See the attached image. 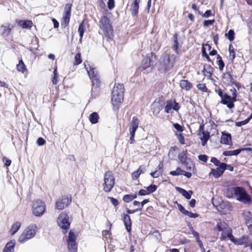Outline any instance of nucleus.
<instances>
[{"label": "nucleus", "mask_w": 252, "mask_h": 252, "mask_svg": "<svg viewBox=\"0 0 252 252\" xmlns=\"http://www.w3.org/2000/svg\"><path fill=\"white\" fill-rule=\"evenodd\" d=\"M230 91L232 93V96L229 95L226 93H224L219 87L216 88L215 89V93L220 97V103L226 105L228 108L231 109L235 107L234 102L237 101L238 93L235 88H232Z\"/></svg>", "instance_id": "1"}, {"label": "nucleus", "mask_w": 252, "mask_h": 252, "mask_svg": "<svg viewBox=\"0 0 252 252\" xmlns=\"http://www.w3.org/2000/svg\"><path fill=\"white\" fill-rule=\"evenodd\" d=\"M99 27L108 41L112 40L114 29L110 19L106 15H102L99 20Z\"/></svg>", "instance_id": "2"}, {"label": "nucleus", "mask_w": 252, "mask_h": 252, "mask_svg": "<svg viewBox=\"0 0 252 252\" xmlns=\"http://www.w3.org/2000/svg\"><path fill=\"white\" fill-rule=\"evenodd\" d=\"M176 60V56L174 54H166L163 55L159 62L158 70L166 73L173 67Z\"/></svg>", "instance_id": "3"}, {"label": "nucleus", "mask_w": 252, "mask_h": 252, "mask_svg": "<svg viewBox=\"0 0 252 252\" xmlns=\"http://www.w3.org/2000/svg\"><path fill=\"white\" fill-rule=\"evenodd\" d=\"M215 230L222 232L220 240L226 241L229 239L232 242L234 241V236L232 234V230L229 225L224 221L218 222L215 227Z\"/></svg>", "instance_id": "4"}, {"label": "nucleus", "mask_w": 252, "mask_h": 252, "mask_svg": "<svg viewBox=\"0 0 252 252\" xmlns=\"http://www.w3.org/2000/svg\"><path fill=\"white\" fill-rule=\"evenodd\" d=\"M38 228L35 224H32L28 226L23 231L18 238V241L21 243H25L32 238L37 232Z\"/></svg>", "instance_id": "5"}, {"label": "nucleus", "mask_w": 252, "mask_h": 252, "mask_svg": "<svg viewBox=\"0 0 252 252\" xmlns=\"http://www.w3.org/2000/svg\"><path fill=\"white\" fill-rule=\"evenodd\" d=\"M46 209V205L42 200L38 199L32 201V210L34 216L37 217L42 216L45 212Z\"/></svg>", "instance_id": "6"}, {"label": "nucleus", "mask_w": 252, "mask_h": 252, "mask_svg": "<svg viewBox=\"0 0 252 252\" xmlns=\"http://www.w3.org/2000/svg\"><path fill=\"white\" fill-rule=\"evenodd\" d=\"M115 184V179L111 171H106L104 175V183L103 189L106 192H110Z\"/></svg>", "instance_id": "7"}, {"label": "nucleus", "mask_w": 252, "mask_h": 252, "mask_svg": "<svg viewBox=\"0 0 252 252\" xmlns=\"http://www.w3.org/2000/svg\"><path fill=\"white\" fill-rule=\"evenodd\" d=\"M234 194L237 199L244 204H250L252 202L251 196L248 194L243 187H234Z\"/></svg>", "instance_id": "8"}, {"label": "nucleus", "mask_w": 252, "mask_h": 252, "mask_svg": "<svg viewBox=\"0 0 252 252\" xmlns=\"http://www.w3.org/2000/svg\"><path fill=\"white\" fill-rule=\"evenodd\" d=\"M57 222L58 225L62 229L63 233H66L71 223L68 213L66 211L62 212L59 216Z\"/></svg>", "instance_id": "9"}, {"label": "nucleus", "mask_w": 252, "mask_h": 252, "mask_svg": "<svg viewBox=\"0 0 252 252\" xmlns=\"http://www.w3.org/2000/svg\"><path fill=\"white\" fill-rule=\"evenodd\" d=\"M72 201V197L71 194H64L56 201L55 208L58 210H63L67 208L71 204Z\"/></svg>", "instance_id": "10"}, {"label": "nucleus", "mask_w": 252, "mask_h": 252, "mask_svg": "<svg viewBox=\"0 0 252 252\" xmlns=\"http://www.w3.org/2000/svg\"><path fill=\"white\" fill-rule=\"evenodd\" d=\"M72 7V3H67L65 5L63 17L61 20V26L63 28H65L69 26L71 16Z\"/></svg>", "instance_id": "11"}, {"label": "nucleus", "mask_w": 252, "mask_h": 252, "mask_svg": "<svg viewBox=\"0 0 252 252\" xmlns=\"http://www.w3.org/2000/svg\"><path fill=\"white\" fill-rule=\"evenodd\" d=\"M67 249L69 252H77L78 245L76 236L72 230H70L66 238Z\"/></svg>", "instance_id": "12"}, {"label": "nucleus", "mask_w": 252, "mask_h": 252, "mask_svg": "<svg viewBox=\"0 0 252 252\" xmlns=\"http://www.w3.org/2000/svg\"><path fill=\"white\" fill-rule=\"evenodd\" d=\"M157 60V56L155 53L151 52L147 54L141 62V67L142 70H146L151 67Z\"/></svg>", "instance_id": "13"}, {"label": "nucleus", "mask_w": 252, "mask_h": 252, "mask_svg": "<svg viewBox=\"0 0 252 252\" xmlns=\"http://www.w3.org/2000/svg\"><path fill=\"white\" fill-rule=\"evenodd\" d=\"M164 108L165 112L170 113L172 112V109H173L175 111H178L180 109V106L175 99H170L166 101V104Z\"/></svg>", "instance_id": "14"}, {"label": "nucleus", "mask_w": 252, "mask_h": 252, "mask_svg": "<svg viewBox=\"0 0 252 252\" xmlns=\"http://www.w3.org/2000/svg\"><path fill=\"white\" fill-rule=\"evenodd\" d=\"M165 100L163 96H159L154 101L152 104V109L154 113H159L164 107Z\"/></svg>", "instance_id": "15"}, {"label": "nucleus", "mask_w": 252, "mask_h": 252, "mask_svg": "<svg viewBox=\"0 0 252 252\" xmlns=\"http://www.w3.org/2000/svg\"><path fill=\"white\" fill-rule=\"evenodd\" d=\"M124 95L111 94V102L113 105V109L118 110L123 102Z\"/></svg>", "instance_id": "16"}, {"label": "nucleus", "mask_w": 252, "mask_h": 252, "mask_svg": "<svg viewBox=\"0 0 252 252\" xmlns=\"http://www.w3.org/2000/svg\"><path fill=\"white\" fill-rule=\"evenodd\" d=\"M14 26L12 24L7 23L0 26V35L3 37L9 36L12 32Z\"/></svg>", "instance_id": "17"}, {"label": "nucleus", "mask_w": 252, "mask_h": 252, "mask_svg": "<svg viewBox=\"0 0 252 252\" xmlns=\"http://www.w3.org/2000/svg\"><path fill=\"white\" fill-rule=\"evenodd\" d=\"M250 242L251 240L248 235H243L239 238L234 237L232 242L236 245H244L245 247H248L250 246Z\"/></svg>", "instance_id": "18"}, {"label": "nucleus", "mask_w": 252, "mask_h": 252, "mask_svg": "<svg viewBox=\"0 0 252 252\" xmlns=\"http://www.w3.org/2000/svg\"><path fill=\"white\" fill-rule=\"evenodd\" d=\"M140 0H132L130 4L129 11L132 17H137L139 13Z\"/></svg>", "instance_id": "19"}, {"label": "nucleus", "mask_w": 252, "mask_h": 252, "mask_svg": "<svg viewBox=\"0 0 252 252\" xmlns=\"http://www.w3.org/2000/svg\"><path fill=\"white\" fill-rule=\"evenodd\" d=\"M220 142L222 144L231 145L232 143L231 134L225 131L222 132Z\"/></svg>", "instance_id": "20"}, {"label": "nucleus", "mask_w": 252, "mask_h": 252, "mask_svg": "<svg viewBox=\"0 0 252 252\" xmlns=\"http://www.w3.org/2000/svg\"><path fill=\"white\" fill-rule=\"evenodd\" d=\"M139 124V120L138 118L136 116L133 117L132 120L129 124V130L130 133H135V132L138 127Z\"/></svg>", "instance_id": "21"}, {"label": "nucleus", "mask_w": 252, "mask_h": 252, "mask_svg": "<svg viewBox=\"0 0 252 252\" xmlns=\"http://www.w3.org/2000/svg\"><path fill=\"white\" fill-rule=\"evenodd\" d=\"M214 71V68L210 64H204L202 72L203 73L204 75L205 76H206L208 79H212Z\"/></svg>", "instance_id": "22"}, {"label": "nucleus", "mask_w": 252, "mask_h": 252, "mask_svg": "<svg viewBox=\"0 0 252 252\" xmlns=\"http://www.w3.org/2000/svg\"><path fill=\"white\" fill-rule=\"evenodd\" d=\"M122 219L128 232L130 233L131 230L132 222L130 216L126 214L122 215Z\"/></svg>", "instance_id": "23"}, {"label": "nucleus", "mask_w": 252, "mask_h": 252, "mask_svg": "<svg viewBox=\"0 0 252 252\" xmlns=\"http://www.w3.org/2000/svg\"><path fill=\"white\" fill-rule=\"evenodd\" d=\"M125 88L123 84H115L113 88L111 94L124 95Z\"/></svg>", "instance_id": "24"}, {"label": "nucleus", "mask_w": 252, "mask_h": 252, "mask_svg": "<svg viewBox=\"0 0 252 252\" xmlns=\"http://www.w3.org/2000/svg\"><path fill=\"white\" fill-rule=\"evenodd\" d=\"M84 64L90 79L99 75L95 68L91 66L89 64L88 65V67H87L85 62Z\"/></svg>", "instance_id": "25"}, {"label": "nucleus", "mask_w": 252, "mask_h": 252, "mask_svg": "<svg viewBox=\"0 0 252 252\" xmlns=\"http://www.w3.org/2000/svg\"><path fill=\"white\" fill-rule=\"evenodd\" d=\"M16 22L23 29H31L33 26L32 20H16Z\"/></svg>", "instance_id": "26"}, {"label": "nucleus", "mask_w": 252, "mask_h": 252, "mask_svg": "<svg viewBox=\"0 0 252 252\" xmlns=\"http://www.w3.org/2000/svg\"><path fill=\"white\" fill-rule=\"evenodd\" d=\"M222 79L223 82L228 85L232 84V82L234 80L232 75L229 71H226L223 73L222 75Z\"/></svg>", "instance_id": "27"}, {"label": "nucleus", "mask_w": 252, "mask_h": 252, "mask_svg": "<svg viewBox=\"0 0 252 252\" xmlns=\"http://www.w3.org/2000/svg\"><path fill=\"white\" fill-rule=\"evenodd\" d=\"M224 173V171L222 168H220V167H217L216 169L212 168L210 175H212L215 178H218L220 177Z\"/></svg>", "instance_id": "28"}, {"label": "nucleus", "mask_w": 252, "mask_h": 252, "mask_svg": "<svg viewBox=\"0 0 252 252\" xmlns=\"http://www.w3.org/2000/svg\"><path fill=\"white\" fill-rule=\"evenodd\" d=\"M180 87L182 89L189 91L192 88L193 86L188 80H181L180 82Z\"/></svg>", "instance_id": "29"}, {"label": "nucleus", "mask_w": 252, "mask_h": 252, "mask_svg": "<svg viewBox=\"0 0 252 252\" xmlns=\"http://www.w3.org/2000/svg\"><path fill=\"white\" fill-rule=\"evenodd\" d=\"M178 34L177 33H175L173 36V43L172 45V49L177 54H179V47L178 42Z\"/></svg>", "instance_id": "30"}, {"label": "nucleus", "mask_w": 252, "mask_h": 252, "mask_svg": "<svg viewBox=\"0 0 252 252\" xmlns=\"http://www.w3.org/2000/svg\"><path fill=\"white\" fill-rule=\"evenodd\" d=\"M229 56L228 60L230 63H233L235 58H236L235 50L232 44H230L228 47Z\"/></svg>", "instance_id": "31"}, {"label": "nucleus", "mask_w": 252, "mask_h": 252, "mask_svg": "<svg viewBox=\"0 0 252 252\" xmlns=\"http://www.w3.org/2000/svg\"><path fill=\"white\" fill-rule=\"evenodd\" d=\"M15 246V241L11 240L6 244L3 250V252H14Z\"/></svg>", "instance_id": "32"}, {"label": "nucleus", "mask_w": 252, "mask_h": 252, "mask_svg": "<svg viewBox=\"0 0 252 252\" xmlns=\"http://www.w3.org/2000/svg\"><path fill=\"white\" fill-rule=\"evenodd\" d=\"M188 156V152L187 150H183L179 155L178 158L182 164H186L187 162Z\"/></svg>", "instance_id": "33"}, {"label": "nucleus", "mask_w": 252, "mask_h": 252, "mask_svg": "<svg viewBox=\"0 0 252 252\" xmlns=\"http://www.w3.org/2000/svg\"><path fill=\"white\" fill-rule=\"evenodd\" d=\"M107 226L109 227V230H103L102 231V235L103 238L105 240L108 241L109 240H111V232L110 231L111 227L112 226V224L110 223V222H108Z\"/></svg>", "instance_id": "34"}, {"label": "nucleus", "mask_w": 252, "mask_h": 252, "mask_svg": "<svg viewBox=\"0 0 252 252\" xmlns=\"http://www.w3.org/2000/svg\"><path fill=\"white\" fill-rule=\"evenodd\" d=\"M16 69L18 71L22 73H24L25 72L27 71V67L22 59L19 61L18 63L16 65Z\"/></svg>", "instance_id": "35"}, {"label": "nucleus", "mask_w": 252, "mask_h": 252, "mask_svg": "<svg viewBox=\"0 0 252 252\" xmlns=\"http://www.w3.org/2000/svg\"><path fill=\"white\" fill-rule=\"evenodd\" d=\"M201 134H202V136L200 137V139L201 140L202 145L204 146L206 145L207 141L210 138V132L207 131H205L202 132Z\"/></svg>", "instance_id": "36"}, {"label": "nucleus", "mask_w": 252, "mask_h": 252, "mask_svg": "<svg viewBox=\"0 0 252 252\" xmlns=\"http://www.w3.org/2000/svg\"><path fill=\"white\" fill-rule=\"evenodd\" d=\"M92 83L93 88H98L101 85V80L99 75L90 79Z\"/></svg>", "instance_id": "37"}, {"label": "nucleus", "mask_w": 252, "mask_h": 252, "mask_svg": "<svg viewBox=\"0 0 252 252\" xmlns=\"http://www.w3.org/2000/svg\"><path fill=\"white\" fill-rule=\"evenodd\" d=\"M21 224L20 222L17 221L15 223H14L12 226L10 230V232L11 234L14 235L20 229L21 227Z\"/></svg>", "instance_id": "38"}, {"label": "nucleus", "mask_w": 252, "mask_h": 252, "mask_svg": "<svg viewBox=\"0 0 252 252\" xmlns=\"http://www.w3.org/2000/svg\"><path fill=\"white\" fill-rule=\"evenodd\" d=\"M137 197V194L134 193L132 194H126L123 197V200L126 203H129Z\"/></svg>", "instance_id": "39"}, {"label": "nucleus", "mask_w": 252, "mask_h": 252, "mask_svg": "<svg viewBox=\"0 0 252 252\" xmlns=\"http://www.w3.org/2000/svg\"><path fill=\"white\" fill-rule=\"evenodd\" d=\"M217 64L219 66V69L220 71H222L223 70V68L224 67L225 64L224 62L222 60L221 57L218 54L217 56Z\"/></svg>", "instance_id": "40"}, {"label": "nucleus", "mask_w": 252, "mask_h": 252, "mask_svg": "<svg viewBox=\"0 0 252 252\" xmlns=\"http://www.w3.org/2000/svg\"><path fill=\"white\" fill-rule=\"evenodd\" d=\"M99 118L98 114L96 112H93L90 115L89 120L92 124H96Z\"/></svg>", "instance_id": "41"}, {"label": "nucleus", "mask_w": 252, "mask_h": 252, "mask_svg": "<svg viewBox=\"0 0 252 252\" xmlns=\"http://www.w3.org/2000/svg\"><path fill=\"white\" fill-rule=\"evenodd\" d=\"M178 191L182 194L183 196H184L186 198L188 199H189L191 198V194L192 193V191H190L189 192L187 191L185 189L177 188Z\"/></svg>", "instance_id": "42"}, {"label": "nucleus", "mask_w": 252, "mask_h": 252, "mask_svg": "<svg viewBox=\"0 0 252 252\" xmlns=\"http://www.w3.org/2000/svg\"><path fill=\"white\" fill-rule=\"evenodd\" d=\"M85 20H83L81 23L80 24L78 28V32L79 33L80 36V40H82L83 34L84 33L85 29Z\"/></svg>", "instance_id": "43"}, {"label": "nucleus", "mask_w": 252, "mask_h": 252, "mask_svg": "<svg viewBox=\"0 0 252 252\" xmlns=\"http://www.w3.org/2000/svg\"><path fill=\"white\" fill-rule=\"evenodd\" d=\"M241 153V150L239 149L233 150V151H225L222 153L223 155L225 156H237Z\"/></svg>", "instance_id": "44"}, {"label": "nucleus", "mask_w": 252, "mask_h": 252, "mask_svg": "<svg viewBox=\"0 0 252 252\" xmlns=\"http://www.w3.org/2000/svg\"><path fill=\"white\" fill-rule=\"evenodd\" d=\"M58 77H59V75H58V71H57V67L56 66L54 68L53 75L51 79V81H52L53 84L57 85L58 84V81H59Z\"/></svg>", "instance_id": "45"}, {"label": "nucleus", "mask_w": 252, "mask_h": 252, "mask_svg": "<svg viewBox=\"0 0 252 252\" xmlns=\"http://www.w3.org/2000/svg\"><path fill=\"white\" fill-rule=\"evenodd\" d=\"M196 87L202 93H210V91L205 83H198L196 85Z\"/></svg>", "instance_id": "46"}, {"label": "nucleus", "mask_w": 252, "mask_h": 252, "mask_svg": "<svg viewBox=\"0 0 252 252\" xmlns=\"http://www.w3.org/2000/svg\"><path fill=\"white\" fill-rule=\"evenodd\" d=\"M184 171L180 167H177L176 170L170 171L169 174L173 176L183 175Z\"/></svg>", "instance_id": "47"}, {"label": "nucleus", "mask_w": 252, "mask_h": 252, "mask_svg": "<svg viewBox=\"0 0 252 252\" xmlns=\"http://www.w3.org/2000/svg\"><path fill=\"white\" fill-rule=\"evenodd\" d=\"M235 34L233 30H229L228 32L225 34V36L230 41H232L235 38Z\"/></svg>", "instance_id": "48"}, {"label": "nucleus", "mask_w": 252, "mask_h": 252, "mask_svg": "<svg viewBox=\"0 0 252 252\" xmlns=\"http://www.w3.org/2000/svg\"><path fill=\"white\" fill-rule=\"evenodd\" d=\"M82 62L81 54L80 53H78L75 56L74 61L73 62L74 65H78L81 64Z\"/></svg>", "instance_id": "49"}, {"label": "nucleus", "mask_w": 252, "mask_h": 252, "mask_svg": "<svg viewBox=\"0 0 252 252\" xmlns=\"http://www.w3.org/2000/svg\"><path fill=\"white\" fill-rule=\"evenodd\" d=\"M252 119V113L247 119L242 121L236 122L235 125L238 127L242 126L245 125L247 124H248Z\"/></svg>", "instance_id": "50"}, {"label": "nucleus", "mask_w": 252, "mask_h": 252, "mask_svg": "<svg viewBox=\"0 0 252 252\" xmlns=\"http://www.w3.org/2000/svg\"><path fill=\"white\" fill-rule=\"evenodd\" d=\"M220 168L223 169V171L226 169L229 170L230 171H233L234 170L233 166L229 164H227L225 163H221Z\"/></svg>", "instance_id": "51"}, {"label": "nucleus", "mask_w": 252, "mask_h": 252, "mask_svg": "<svg viewBox=\"0 0 252 252\" xmlns=\"http://www.w3.org/2000/svg\"><path fill=\"white\" fill-rule=\"evenodd\" d=\"M175 135L177 136L178 140H179V142L182 145L185 144V137L183 135V134L182 133H175Z\"/></svg>", "instance_id": "52"}, {"label": "nucleus", "mask_w": 252, "mask_h": 252, "mask_svg": "<svg viewBox=\"0 0 252 252\" xmlns=\"http://www.w3.org/2000/svg\"><path fill=\"white\" fill-rule=\"evenodd\" d=\"M158 187L156 185L151 184L149 186L146 187V189L149 194L155 192L157 189Z\"/></svg>", "instance_id": "53"}, {"label": "nucleus", "mask_w": 252, "mask_h": 252, "mask_svg": "<svg viewBox=\"0 0 252 252\" xmlns=\"http://www.w3.org/2000/svg\"><path fill=\"white\" fill-rule=\"evenodd\" d=\"M234 194V187L227 189L226 191V196L228 198H232Z\"/></svg>", "instance_id": "54"}, {"label": "nucleus", "mask_w": 252, "mask_h": 252, "mask_svg": "<svg viewBox=\"0 0 252 252\" xmlns=\"http://www.w3.org/2000/svg\"><path fill=\"white\" fill-rule=\"evenodd\" d=\"M215 22V19L204 20L203 22V26L204 27H208L210 26L213 25Z\"/></svg>", "instance_id": "55"}, {"label": "nucleus", "mask_w": 252, "mask_h": 252, "mask_svg": "<svg viewBox=\"0 0 252 252\" xmlns=\"http://www.w3.org/2000/svg\"><path fill=\"white\" fill-rule=\"evenodd\" d=\"M203 17L204 18H208L211 16H214L215 15V13H213L212 10H207L204 13H202V14H201Z\"/></svg>", "instance_id": "56"}, {"label": "nucleus", "mask_w": 252, "mask_h": 252, "mask_svg": "<svg viewBox=\"0 0 252 252\" xmlns=\"http://www.w3.org/2000/svg\"><path fill=\"white\" fill-rule=\"evenodd\" d=\"M191 7L195 11V13H198L199 15L202 14V12L199 10V7L196 3H192Z\"/></svg>", "instance_id": "57"}, {"label": "nucleus", "mask_w": 252, "mask_h": 252, "mask_svg": "<svg viewBox=\"0 0 252 252\" xmlns=\"http://www.w3.org/2000/svg\"><path fill=\"white\" fill-rule=\"evenodd\" d=\"M178 150V148L176 146H172L170 148L169 152H168V156H170V155H172L173 156H174L175 153Z\"/></svg>", "instance_id": "58"}, {"label": "nucleus", "mask_w": 252, "mask_h": 252, "mask_svg": "<svg viewBox=\"0 0 252 252\" xmlns=\"http://www.w3.org/2000/svg\"><path fill=\"white\" fill-rule=\"evenodd\" d=\"M115 6V0H108L107 2V7L109 10L113 9Z\"/></svg>", "instance_id": "59"}, {"label": "nucleus", "mask_w": 252, "mask_h": 252, "mask_svg": "<svg viewBox=\"0 0 252 252\" xmlns=\"http://www.w3.org/2000/svg\"><path fill=\"white\" fill-rule=\"evenodd\" d=\"M199 160L205 163L208 159V156L206 155H200L198 156Z\"/></svg>", "instance_id": "60"}, {"label": "nucleus", "mask_w": 252, "mask_h": 252, "mask_svg": "<svg viewBox=\"0 0 252 252\" xmlns=\"http://www.w3.org/2000/svg\"><path fill=\"white\" fill-rule=\"evenodd\" d=\"M174 127L179 132H183L184 131V126L180 125L178 123L173 124Z\"/></svg>", "instance_id": "61"}, {"label": "nucleus", "mask_w": 252, "mask_h": 252, "mask_svg": "<svg viewBox=\"0 0 252 252\" xmlns=\"http://www.w3.org/2000/svg\"><path fill=\"white\" fill-rule=\"evenodd\" d=\"M185 215L188 216L189 217L191 218H196L199 216V214H198L197 213H193L189 212L188 210Z\"/></svg>", "instance_id": "62"}, {"label": "nucleus", "mask_w": 252, "mask_h": 252, "mask_svg": "<svg viewBox=\"0 0 252 252\" xmlns=\"http://www.w3.org/2000/svg\"><path fill=\"white\" fill-rule=\"evenodd\" d=\"M108 198L110 200L111 203L115 206L116 207L119 205L118 200L113 197H108Z\"/></svg>", "instance_id": "63"}, {"label": "nucleus", "mask_w": 252, "mask_h": 252, "mask_svg": "<svg viewBox=\"0 0 252 252\" xmlns=\"http://www.w3.org/2000/svg\"><path fill=\"white\" fill-rule=\"evenodd\" d=\"M37 144L39 146H43L46 143V141L42 137H39L36 141Z\"/></svg>", "instance_id": "64"}]
</instances>
